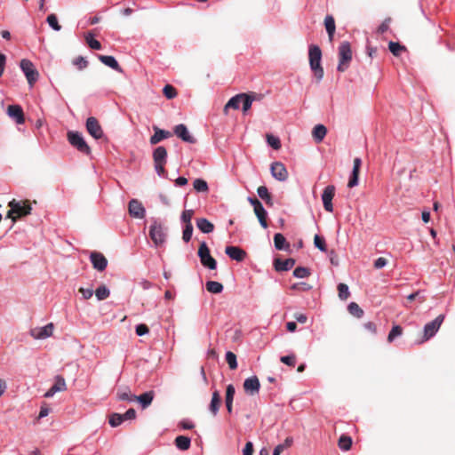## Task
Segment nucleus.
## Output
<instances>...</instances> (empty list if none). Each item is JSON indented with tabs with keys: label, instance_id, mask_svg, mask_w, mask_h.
Returning a JSON list of instances; mask_svg holds the SVG:
<instances>
[{
	"label": "nucleus",
	"instance_id": "b1692460",
	"mask_svg": "<svg viewBox=\"0 0 455 455\" xmlns=\"http://www.w3.org/2000/svg\"><path fill=\"white\" fill-rule=\"evenodd\" d=\"M225 252L229 258L236 261H243L246 256V252L236 246H227Z\"/></svg>",
	"mask_w": 455,
	"mask_h": 455
},
{
	"label": "nucleus",
	"instance_id": "4d7b16f0",
	"mask_svg": "<svg viewBox=\"0 0 455 455\" xmlns=\"http://www.w3.org/2000/svg\"><path fill=\"white\" fill-rule=\"evenodd\" d=\"M193 215H194V211H193V210H185V211L182 212V215H181V220H182L186 225L192 224V223H191V220H192V218H193Z\"/></svg>",
	"mask_w": 455,
	"mask_h": 455
},
{
	"label": "nucleus",
	"instance_id": "0eeeda50",
	"mask_svg": "<svg viewBox=\"0 0 455 455\" xmlns=\"http://www.w3.org/2000/svg\"><path fill=\"white\" fill-rule=\"evenodd\" d=\"M249 203L253 206V211L255 215L257 216L260 226L263 228H267V212L264 209L262 204L256 197H248Z\"/></svg>",
	"mask_w": 455,
	"mask_h": 455
},
{
	"label": "nucleus",
	"instance_id": "dca6fc26",
	"mask_svg": "<svg viewBox=\"0 0 455 455\" xmlns=\"http://www.w3.org/2000/svg\"><path fill=\"white\" fill-rule=\"evenodd\" d=\"M66 389L67 385L64 378L58 375L55 377L54 384L45 392L44 397H52L57 392L64 391Z\"/></svg>",
	"mask_w": 455,
	"mask_h": 455
},
{
	"label": "nucleus",
	"instance_id": "ddd939ff",
	"mask_svg": "<svg viewBox=\"0 0 455 455\" xmlns=\"http://www.w3.org/2000/svg\"><path fill=\"white\" fill-rule=\"evenodd\" d=\"M335 196V187L332 185L327 186L323 192L322 200L324 210L329 212H333L332 199Z\"/></svg>",
	"mask_w": 455,
	"mask_h": 455
},
{
	"label": "nucleus",
	"instance_id": "c756f323",
	"mask_svg": "<svg viewBox=\"0 0 455 455\" xmlns=\"http://www.w3.org/2000/svg\"><path fill=\"white\" fill-rule=\"evenodd\" d=\"M196 226L204 234L212 233L214 230V225L205 218L197 219Z\"/></svg>",
	"mask_w": 455,
	"mask_h": 455
},
{
	"label": "nucleus",
	"instance_id": "aec40b11",
	"mask_svg": "<svg viewBox=\"0 0 455 455\" xmlns=\"http://www.w3.org/2000/svg\"><path fill=\"white\" fill-rule=\"evenodd\" d=\"M155 392L153 390L145 392L140 395H132L131 401H138L142 409L148 408L153 402Z\"/></svg>",
	"mask_w": 455,
	"mask_h": 455
},
{
	"label": "nucleus",
	"instance_id": "bb28decb",
	"mask_svg": "<svg viewBox=\"0 0 455 455\" xmlns=\"http://www.w3.org/2000/svg\"><path fill=\"white\" fill-rule=\"evenodd\" d=\"M327 134V128L323 124H316L312 130V137L316 143L323 140Z\"/></svg>",
	"mask_w": 455,
	"mask_h": 455
},
{
	"label": "nucleus",
	"instance_id": "0e129e2a",
	"mask_svg": "<svg viewBox=\"0 0 455 455\" xmlns=\"http://www.w3.org/2000/svg\"><path fill=\"white\" fill-rule=\"evenodd\" d=\"M124 420L133 419L136 417V411L132 408L127 410L125 413L121 414Z\"/></svg>",
	"mask_w": 455,
	"mask_h": 455
},
{
	"label": "nucleus",
	"instance_id": "5701e85b",
	"mask_svg": "<svg viewBox=\"0 0 455 455\" xmlns=\"http://www.w3.org/2000/svg\"><path fill=\"white\" fill-rule=\"evenodd\" d=\"M153 129L155 132L149 140L151 145H156L163 140L172 137V132L169 131L162 130L157 126H154Z\"/></svg>",
	"mask_w": 455,
	"mask_h": 455
},
{
	"label": "nucleus",
	"instance_id": "e433bc0d",
	"mask_svg": "<svg viewBox=\"0 0 455 455\" xmlns=\"http://www.w3.org/2000/svg\"><path fill=\"white\" fill-rule=\"evenodd\" d=\"M293 443V438L291 436H288L285 438V440L283 441V443H280L278 445H276L274 449V451L273 452H276L277 451V455H280V453L284 450V449H287L289 447H291Z\"/></svg>",
	"mask_w": 455,
	"mask_h": 455
},
{
	"label": "nucleus",
	"instance_id": "49530a36",
	"mask_svg": "<svg viewBox=\"0 0 455 455\" xmlns=\"http://www.w3.org/2000/svg\"><path fill=\"white\" fill-rule=\"evenodd\" d=\"M402 332H403V329L401 328V326H399V325L393 326L391 331L388 333V336H387L388 342H393L396 337H399L402 335Z\"/></svg>",
	"mask_w": 455,
	"mask_h": 455
},
{
	"label": "nucleus",
	"instance_id": "de8ad7c7",
	"mask_svg": "<svg viewBox=\"0 0 455 455\" xmlns=\"http://www.w3.org/2000/svg\"><path fill=\"white\" fill-rule=\"evenodd\" d=\"M235 394V389L234 385L229 384L226 388V395H225V403H233L234 396Z\"/></svg>",
	"mask_w": 455,
	"mask_h": 455
},
{
	"label": "nucleus",
	"instance_id": "680f3d73",
	"mask_svg": "<svg viewBox=\"0 0 455 455\" xmlns=\"http://www.w3.org/2000/svg\"><path fill=\"white\" fill-rule=\"evenodd\" d=\"M135 331H136V334L140 337L145 334H148L149 331V329L146 324L140 323L136 326Z\"/></svg>",
	"mask_w": 455,
	"mask_h": 455
},
{
	"label": "nucleus",
	"instance_id": "a878e982",
	"mask_svg": "<svg viewBox=\"0 0 455 455\" xmlns=\"http://www.w3.org/2000/svg\"><path fill=\"white\" fill-rule=\"evenodd\" d=\"M220 404H221V398H220V392L218 390H215L212 393V400L209 404V411L213 416H216L218 414Z\"/></svg>",
	"mask_w": 455,
	"mask_h": 455
},
{
	"label": "nucleus",
	"instance_id": "2eb2a0df",
	"mask_svg": "<svg viewBox=\"0 0 455 455\" xmlns=\"http://www.w3.org/2000/svg\"><path fill=\"white\" fill-rule=\"evenodd\" d=\"M260 383L257 376L247 378L243 382L244 392L250 395H254L259 393Z\"/></svg>",
	"mask_w": 455,
	"mask_h": 455
},
{
	"label": "nucleus",
	"instance_id": "423d86ee",
	"mask_svg": "<svg viewBox=\"0 0 455 455\" xmlns=\"http://www.w3.org/2000/svg\"><path fill=\"white\" fill-rule=\"evenodd\" d=\"M68 142L83 154L89 155L91 148L78 132H68L67 134Z\"/></svg>",
	"mask_w": 455,
	"mask_h": 455
},
{
	"label": "nucleus",
	"instance_id": "6ab92c4d",
	"mask_svg": "<svg viewBox=\"0 0 455 455\" xmlns=\"http://www.w3.org/2000/svg\"><path fill=\"white\" fill-rule=\"evenodd\" d=\"M8 116L14 119L18 124H24L25 116L22 108L20 105H10L7 108Z\"/></svg>",
	"mask_w": 455,
	"mask_h": 455
},
{
	"label": "nucleus",
	"instance_id": "9d476101",
	"mask_svg": "<svg viewBox=\"0 0 455 455\" xmlns=\"http://www.w3.org/2000/svg\"><path fill=\"white\" fill-rule=\"evenodd\" d=\"M444 320V315H439L433 321L427 323L424 326V338L426 340L434 337L440 329Z\"/></svg>",
	"mask_w": 455,
	"mask_h": 455
},
{
	"label": "nucleus",
	"instance_id": "09e8293b",
	"mask_svg": "<svg viewBox=\"0 0 455 455\" xmlns=\"http://www.w3.org/2000/svg\"><path fill=\"white\" fill-rule=\"evenodd\" d=\"M47 22L50 27H52L54 30L60 31L61 28V26L58 22L57 16L55 14H50L47 17Z\"/></svg>",
	"mask_w": 455,
	"mask_h": 455
},
{
	"label": "nucleus",
	"instance_id": "603ef678",
	"mask_svg": "<svg viewBox=\"0 0 455 455\" xmlns=\"http://www.w3.org/2000/svg\"><path fill=\"white\" fill-rule=\"evenodd\" d=\"M73 65L76 66L78 69L82 70L88 65V61L82 56L76 57L72 61Z\"/></svg>",
	"mask_w": 455,
	"mask_h": 455
},
{
	"label": "nucleus",
	"instance_id": "79ce46f5",
	"mask_svg": "<svg viewBox=\"0 0 455 455\" xmlns=\"http://www.w3.org/2000/svg\"><path fill=\"white\" fill-rule=\"evenodd\" d=\"M193 187L197 192H207L209 189L207 182L201 179H196L193 183Z\"/></svg>",
	"mask_w": 455,
	"mask_h": 455
},
{
	"label": "nucleus",
	"instance_id": "6e6d98bb",
	"mask_svg": "<svg viewBox=\"0 0 455 455\" xmlns=\"http://www.w3.org/2000/svg\"><path fill=\"white\" fill-rule=\"evenodd\" d=\"M281 362L288 366H295L296 357L294 355H283L280 358Z\"/></svg>",
	"mask_w": 455,
	"mask_h": 455
},
{
	"label": "nucleus",
	"instance_id": "2f4dec72",
	"mask_svg": "<svg viewBox=\"0 0 455 455\" xmlns=\"http://www.w3.org/2000/svg\"><path fill=\"white\" fill-rule=\"evenodd\" d=\"M324 26L328 33L329 39L331 42L333 40V36L335 33V20L332 16L327 15L325 17Z\"/></svg>",
	"mask_w": 455,
	"mask_h": 455
},
{
	"label": "nucleus",
	"instance_id": "4468645a",
	"mask_svg": "<svg viewBox=\"0 0 455 455\" xmlns=\"http://www.w3.org/2000/svg\"><path fill=\"white\" fill-rule=\"evenodd\" d=\"M129 214L137 219H143L145 217L146 210L142 204L137 199H132L128 205Z\"/></svg>",
	"mask_w": 455,
	"mask_h": 455
},
{
	"label": "nucleus",
	"instance_id": "7c9ffc66",
	"mask_svg": "<svg viewBox=\"0 0 455 455\" xmlns=\"http://www.w3.org/2000/svg\"><path fill=\"white\" fill-rule=\"evenodd\" d=\"M174 443L180 451H187L191 445V439L185 435H179L175 438Z\"/></svg>",
	"mask_w": 455,
	"mask_h": 455
},
{
	"label": "nucleus",
	"instance_id": "39448f33",
	"mask_svg": "<svg viewBox=\"0 0 455 455\" xmlns=\"http://www.w3.org/2000/svg\"><path fill=\"white\" fill-rule=\"evenodd\" d=\"M149 236L156 246L164 243L166 232L164 225L157 220H154L149 228Z\"/></svg>",
	"mask_w": 455,
	"mask_h": 455
},
{
	"label": "nucleus",
	"instance_id": "4c0bfd02",
	"mask_svg": "<svg viewBox=\"0 0 455 455\" xmlns=\"http://www.w3.org/2000/svg\"><path fill=\"white\" fill-rule=\"evenodd\" d=\"M94 293L98 300H103L109 296L110 291L107 286H99L96 291H94Z\"/></svg>",
	"mask_w": 455,
	"mask_h": 455
},
{
	"label": "nucleus",
	"instance_id": "37998d69",
	"mask_svg": "<svg viewBox=\"0 0 455 455\" xmlns=\"http://www.w3.org/2000/svg\"><path fill=\"white\" fill-rule=\"evenodd\" d=\"M163 93L168 100L174 99L178 94L177 90L171 84H166L164 87Z\"/></svg>",
	"mask_w": 455,
	"mask_h": 455
},
{
	"label": "nucleus",
	"instance_id": "c85d7f7f",
	"mask_svg": "<svg viewBox=\"0 0 455 455\" xmlns=\"http://www.w3.org/2000/svg\"><path fill=\"white\" fill-rule=\"evenodd\" d=\"M294 259H287L282 260L280 259H275L274 261L275 268L276 271H286L291 269L294 266Z\"/></svg>",
	"mask_w": 455,
	"mask_h": 455
},
{
	"label": "nucleus",
	"instance_id": "58836bf2",
	"mask_svg": "<svg viewBox=\"0 0 455 455\" xmlns=\"http://www.w3.org/2000/svg\"><path fill=\"white\" fill-rule=\"evenodd\" d=\"M352 445V439L349 436L342 435L339 440V447L342 451H348Z\"/></svg>",
	"mask_w": 455,
	"mask_h": 455
},
{
	"label": "nucleus",
	"instance_id": "a211bd4d",
	"mask_svg": "<svg viewBox=\"0 0 455 455\" xmlns=\"http://www.w3.org/2000/svg\"><path fill=\"white\" fill-rule=\"evenodd\" d=\"M90 259L93 267L98 271H103L107 267L108 259L100 252L92 251L90 255Z\"/></svg>",
	"mask_w": 455,
	"mask_h": 455
},
{
	"label": "nucleus",
	"instance_id": "20e7f679",
	"mask_svg": "<svg viewBox=\"0 0 455 455\" xmlns=\"http://www.w3.org/2000/svg\"><path fill=\"white\" fill-rule=\"evenodd\" d=\"M155 169L158 175L164 176L166 171L164 165L167 162V150L164 147L159 146L153 152Z\"/></svg>",
	"mask_w": 455,
	"mask_h": 455
},
{
	"label": "nucleus",
	"instance_id": "052dcab7",
	"mask_svg": "<svg viewBox=\"0 0 455 455\" xmlns=\"http://www.w3.org/2000/svg\"><path fill=\"white\" fill-rule=\"evenodd\" d=\"M339 287V297L340 299L345 300L347 299L350 292L348 291L349 286H338Z\"/></svg>",
	"mask_w": 455,
	"mask_h": 455
},
{
	"label": "nucleus",
	"instance_id": "864d4df0",
	"mask_svg": "<svg viewBox=\"0 0 455 455\" xmlns=\"http://www.w3.org/2000/svg\"><path fill=\"white\" fill-rule=\"evenodd\" d=\"M267 143L274 148L279 149L281 148L280 140L273 135H267Z\"/></svg>",
	"mask_w": 455,
	"mask_h": 455
},
{
	"label": "nucleus",
	"instance_id": "c9c22d12",
	"mask_svg": "<svg viewBox=\"0 0 455 455\" xmlns=\"http://www.w3.org/2000/svg\"><path fill=\"white\" fill-rule=\"evenodd\" d=\"M347 310L357 318H361L363 315V310L355 302H350L347 306Z\"/></svg>",
	"mask_w": 455,
	"mask_h": 455
},
{
	"label": "nucleus",
	"instance_id": "69168bd1",
	"mask_svg": "<svg viewBox=\"0 0 455 455\" xmlns=\"http://www.w3.org/2000/svg\"><path fill=\"white\" fill-rule=\"evenodd\" d=\"M179 426L183 428V429H192L194 428L195 425L188 419H182L180 423H179Z\"/></svg>",
	"mask_w": 455,
	"mask_h": 455
},
{
	"label": "nucleus",
	"instance_id": "f03ea898",
	"mask_svg": "<svg viewBox=\"0 0 455 455\" xmlns=\"http://www.w3.org/2000/svg\"><path fill=\"white\" fill-rule=\"evenodd\" d=\"M309 65L317 81H321L324 72L321 65L322 51L319 46L311 44L308 48Z\"/></svg>",
	"mask_w": 455,
	"mask_h": 455
},
{
	"label": "nucleus",
	"instance_id": "f8f14e48",
	"mask_svg": "<svg viewBox=\"0 0 455 455\" xmlns=\"http://www.w3.org/2000/svg\"><path fill=\"white\" fill-rule=\"evenodd\" d=\"M53 330V323H50L44 326L32 329L30 331V335L36 339H44L52 335Z\"/></svg>",
	"mask_w": 455,
	"mask_h": 455
},
{
	"label": "nucleus",
	"instance_id": "c03bdc74",
	"mask_svg": "<svg viewBox=\"0 0 455 455\" xmlns=\"http://www.w3.org/2000/svg\"><path fill=\"white\" fill-rule=\"evenodd\" d=\"M124 419L121 414L119 413H113L109 417L108 423L112 427H116L120 426L124 422Z\"/></svg>",
	"mask_w": 455,
	"mask_h": 455
},
{
	"label": "nucleus",
	"instance_id": "f257e3e1",
	"mask_svg": "<svg viewBox=\"0 0 455 455\" xmlns=\"http://www.w3.org/2000/svg\"><path fill=\"white\" fill-rule=\"evenodd\" d=\"M10 210L7 212V218L12 219L15 222L18 219L29 215L31 213V204L28 200L17 201L12 199L9 202Z\"/></svg>",
	"mask_w": 455,
	"mask_h": 455
},
{
	"label": "nucleus",
	"instance_id": "473e14b6",
	"mask_svg": "<svg viewBox=\"0 0 455 455\" xmlns=\"http://www.w3.org/2000/svg\"><path fill=\"white\" fill-rule=\"evenodd\" d=\"M274 243L277 250H286L290 248V244L286 242L285 237L280 233H276L274 235Z\"/></svg>",
	"mask_w": 455,
	"mask_h": 455
},
{
	"label": "nucleus",
	"instance_id": "7ed1b4c3",
	"mask_svg": "<svg viewBox=\"0 0 455 455\" xmlns=\"http://www.w3.org/2000/svg\"><path fill=\"white\" fill-rule=\"evenodd\" d=\"M352 60V51L350 44L347 41L342 42L339 47V65L338 71L344 72Z\"/></svg>",
	"mask_w": 455,
	"mask_h": 455
},
{
	"label": "nucleus",
	"instance_id": "13d9d810",
	"mask_svg": "<svg viewBox=\"0 0 455 455\" xmlns=\"http://www.w3.org/2000/svg\"><path fill=\"white\" fill-rule=\"evenodd\" d=\"M391 21H392V19L390 17L386 18L384 20V21L378 28V33L379 34L386 33L389 28V25H390Z\"/></svg>",
	"mask_w": 455,
	"mask_h": 455
},
{
	"label": "nucleus",
	"instance_id": "cd10ccee",
	"mask_svg": "<svg viewBox=\"0 0 455 455\" xmlns=\"http://www.w3.org/2000/svg\"><path fill=\"white\" fill-rule=\"evenodd\" d=\"M243 95L242 93L236 94L235 96L232 97L225 105L223 112L225 115H228V109H238L240 107V104L242 103Z\"/></svg>",
	"mask_w": 455,
	"mask_h": 455
},
{
	"label": "nucleus",
	"instance_id": "72a5a7b5",
	"mask_svg": "<svg viewBox=\"0 0 455 455\" xmlns=\"http://www.w3.org/2000/svg\"><path fill=\"white\" fill-rule=\"evenodd\" d=\"M257 193L259 196L265 201L267 205L272 206L273 205V200L270 193L268 192V189L265 186H260L257 189Z\"/></svg>",
	"mask_w": 455,
	"mask_h": 455
},
{
	"label": "nucleus",
	"instance_id": "f704fd0d",
	"mask_svg": "<svg viewBox=\"0 0 455 455\" xmlns=\"http://www.w3.org/2000/svg\"><path fill=\"white\" fill-rule=\"evenodd\" d=\"M388 49L393 53V55L396 57L400 56L403 52L406 51L405 46L392 41L388 44Z\"/></svg>",
	"mask_w": 455,
	"mask_h": 455
},
{
	"label": "nucleus",
	"instance_id": "412c9836",
	"mask_svg": "<svg viewBox=\"0 0 455 455\" xmlns=\"http://www.w3.org/2000/svg\"><path fill=\"white\" fill-rule=\"evenodd\" d=\"M174 133L183 141L188 143H196V140L189 133L185 124H178L174 127Z\"/></svg>",
	"mask_w": 455,
	"mask_h": 455
},
{
	"label": "nucleus",
	"instance_id": "1a4fd4ad",
	"mask_svg": "<svg viewBox=\"0 0 455 455\" xmlns=\"http://www.w3.org/2000/svg\"><path fill=\"white\" fill-rule=\"evenodd\" d=\"M198 256L200 258V261L203 266L210 268L215 269L217 267L216 260L212 257L210 253V250L206 244V243L203 242L198 249Z\"/></svg>",
	"mask_w": 455,
	"mask_h": 455
},
{
	"label": "nucleus",
	"instance_id": "4be33fe9",
	"mask_svg": "<svg viewBox=\"0 0 455 455\" xmlns=\"http://www.w3.org/2000/svg\"><path fill=\"white\" fill-rule=\"evenodd\" d=\"M361 165L362 160L358 157L355 158L353 162V171L347 183L348 188H354L357 186Z\"/></svg>",
	"mask_w": 455,
	"mask_h": 455
},
{
	"label": "nucleus",
	"instance_id": "338daca9",
	"mask_svg": "<svg viewBox=\"0 0 455 455\" xmlns=\"http://www.w3.org/2000/svg\"><path fill=\"white\" fill-rule=\"evenodd\" d=\"M363 327L366 331H370L371 333L375 334L377 332V326L373 322H367L363 324Z\"/></svg>",
	"mask_w": 455,
	"mask_h": 455
},
{
	"label": "nucleus",
	"instance_id": "393cba45",
	"mask_svg": "<svg viewBox=\"0 0 455 455\" xmlns=\"http://www.w3.org/2000/svg\"><path fill=\"white\" fill-rule=\"evenodd\" d=\"M98 59L106 66L113 68L114 70L119 73H123V68L120 67V65L113 56L99 55Z\"/></svg>",
	"mask_w": 455,
	"mask_h": 455
},
{
	"label": "nucleus",
	"instance_id": "bf43d9fd",
	"mask_svg": "<svg viewBox=\"0 0 455 455\" xmlns=\"http://www.w3.org/2000/svg\"><path fill=\"white\" fill-rule=\"evenodd\" d=\"M79 291L82 293L84 299H85L92 298V296L94 293V291L92 289V286H81Z\"/></svg>",
	"mask_w": 455,
	"mask_h": 455
},
{
	"label": "nucleus",
	"instance_id": "5fc2aeb1",
	"mask_svg": "<svg viewBox=\"0 0 455 455\" xmlns=\"http://www.w3.org/2000/svg\"><path fill=\"white\" fill-rule=\"evenodd\" d=\"M243 95L242 104H243V112L245 114L251 107L252 99L248 97L247 93H242Z\"/></svg>",
	"mask_w": 455,
	"mask_h": 455
},
{
	"label": "nucleus",
	"instance_id": "a18cd8bd",
	"mask_svg": "<svg viewBox=\"0 0 455 455\" xmlns=\"http://www.w3.org/2000/svg\"><path fill=\"white\" fill-rule=\"evenodd\" d=\"M85 40L90 48H92L93 50H100L101 49V44L98 40L94 39L91 33H89L85 36Z\"/></svg>",
	"mask_w": 455,
	"mask_h": 455
},
{
	"label": "nucleus",
	"instance_id": "9b49d317",
	"mask_svg": "<svg viewBox=\"0 0 455 455\" xmlns=\"http://www.w3.org/2000/svg\"><path fill=\"white\" fill-rule=\"evenodd\" d=\"M86 130L89 132V134L92 135L96 140H99L103 137V130L99 121L93 116L87 118Z\"/></svg>",
	"mask_w": 455,
	"mask_h": 455
},
{
	"label": "nucleus",
	"instance_id": "3c124183",
	"mask_svg": "<svg viewBox=\"0 0 455 455\" xmlns=\"http://www.w3.org/2000/svg\"><path fill=\"white\" fill-rule=\"evenodd\" d=\"M193 234V226L192 224L185 225V228L183 230L182 239L184 242L188 243L192 237Z\"/></svg>",
	"mask_w": 455,
	"mask_h": 455
},
{
	"label": "nucleus",
	"instance_id": "a19ab883",
	"mask_svg": "<svg viewBox=\"0 0 455 455\" xmlns=\"http://www.w3.org/2000/svg\"><path fill=\"white\" fill-rule=\"evenodd\" d=\"M314 244L321 251H323V252L327 251V245L325 243V239L323 236H321L319 235H315L314 237Z\"/></svg>",
	"mask_w": 455,
	"mask_h": 455
},
{
	"label": "nucleus",
	"instance_id": "774afa93",
	"mask_svg": "<svg viewBox=\"0 0 455 455\" xmlns=\"http://www.w3.org/2000/svg\"><path fill=\"white\" fill-rule=\"evenodd\" d=\"M252 452H253V444L251 442H247L243 450V455H252Z\"/></svg>",
	"mask_w": 455,
	"mask_h": 455
},
{
	"label": "nucleus",
	"instance_id": "ea45409f",
	"mask_svg": "<svg viewBox=\"0 0 455 455\" xmlns=\"http://www.w3.org/2000/svg\"><path fill=\"white\" fill-rule=\"evenodd\" d=\"M225 358L231 370H235L237 368L236 355L233 352L228 351Z\"/></svg>",
	"mask_w": 455,
	"mask_h": 455
},
{
	"label": "nucleus",
	"instance_id": "e2e57ef3",
	"mask_svg": "<svg viewBox=\"0 0 455 455\" xmlns=\"http://www.w3.org/2000/svg\"><path fill=\"white\" fill-rule=\"evenodd\" d=\"M387 263V259L384 257H379L374 261V267L376 269H380L384 267Z\"/></svg>",
	"mask_w": 455,
	"mask_h": 455
},
{
	"label": "nucleus",
	"instance_id": "8fccbe9b",
	"mask_svg": "<svg viewBox=\"0 0 455 455\" xmlns=\"http://www.w3.org/2000/svg\"><path fill=\"white\" fill-rule=\"evenodd\" d=\"M309 274H310L309 269L307 267H296L293 271L294 276H296L298 278L307 277L309 275Z\"/></svg>",
	"mask_w": 455,
	"mask_h": 455
},
{
	"label": "nucleus",
	"instance_id": "6e6552de",
	"mask_svg": "<svg viewBox=\"0 0 455 455\" xmlns=\"http://www.w3.org/2000/svg\"><path fill=\"white\" fill-rule=\"evenodd\" d=\"M20 68L25 74L28 83L32 87L38 79V71L36 69L34 64L27 59H23L20 61Z\"/></svg>",
	"mask_w": 455,
	"mask_h": 455
},
{
	"label": "nucleus",
	"instance_id": "f3484780",
	"mask_svg": "<svg viewBox=\"0 0 455 455\" xmlns=\"http://www.w3.org/2000/svg\"><path fill=\"white\" fill-rule=\"evenodd\" d=\"M270 170L273 177L280 181H284L288 178V172L281 162L273 163Z\"/></svg>",
	"mask_w": 455,
	"mask_h": 455
}]
</instances>
